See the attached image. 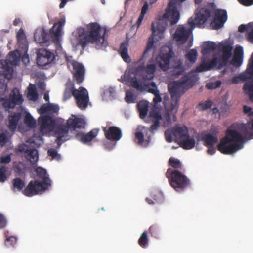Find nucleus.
I'll use <instances>...</instances> for the list:
<instances>
[{
	"label": "nucleus",
	"mask_w": 253,
	"mask_h": 253,
	"mask_svg": "<svg viewBox=\"0 0 253 253\" xmlns=\"http://www.w3.org/2000/svg\"><path fill=\"white\" fill-rule=\"evenodd\" d=\"M180 14L177 9L176 4L173 1L169 3L165 13L156 22L152 24V36L149 38L146 49L143 52V56L152 49L155 42L154 39L157 41L163 37V33L167 26V21L171 25L177 23L179 19Z\"/></svg>",
	"instance_id": "obj_1"
},
{
	"label": "nucleus",
	"mask_w": 253,
	"mask_h": 253,
	"mask_svg": "<svg viewBox=\"0 0 253 253\" xmlns=\"http://www.w3.org/2000/svg\"><path fill=\"white\" fill-rule=\"evenodd\" d=\"M243 112L250 119L251 121L246 124L234 123L226 131L224 138L230 142L240 143L245 141L246 138H253V109L251 107L244 105Z\"/></svg>",
	"instance_id": "obj_2"
},
{
	"label": "nucleus",
	"mask_w": 253,
	"mask_h": 253,
	"mask_svg": "<svg viewBox=\"0 0 253 253\" xmlns=\"http://www.w3.org/2000/svg\"><path fill=\"white\" fill-rule=\"evenodd\" d=\"M197 77L193 73L183 76L180 80L174 81L168 86L169 91L171 97L170 111L176 113L178 108V102L182 95L194 85Z\"/></svg>",
	"instance_id": "obj_3"
},
{
	"label": "nucleus",
	"mask_w": 253,
	"mask_h": 253,
	"mask_svg": "<svg viewBox=\"0 0 253 253\" xmlns=\"http://www.w3.org/2000/svg\"><path fill=\"white\" fill-rule=\"evenodd\" d=\"M87 29L84 36L79 40L82 48H84L89 43L94 44L97 49L107 46L108 42L105 38L107 32L106 28H102L98 23L93 22L87 25Z\"/></svg>",
	"instance_id": "obj_4"
},
{
	"label": "nucleus",
	"mask_w": 253,
	"mask_h": 253,
	"mask_svg": "<svg viewBox=\"0 0 253 253\" xmlns=\"http://www.w3.org/2000/svg\"><path fill=\"white\" fill-rule=\"evenodd\" d=\"M35 171L38 177L41 179L42 181L35 180L29 183L23 191V194L28 197L44 192L51 185V181L45 169L39 167L35 169Z\"/></svg>",
	"instance_id": "obj_5"
},
{
	"label": "nucleus",
	"mask_w": 253,
	"mask_h": 253,
	"mask_svg": "<svg viewBox=\"0 0 253 253\" xmlns=\"http://www.w3.org/2000/svg\"><path fill=\"white\" fill-rule=\"evenodd\" d=\"M232 47L229 44L222 46V55L221 58L215 57L211 61H202L200 65L196 68V71L202 72L209 71L212 68H217L220 69L224 67L227 63L229 58L232 55Z\"/></svg>",
	"instance_id": "obj_6"
},
{
	"label": "nucleus",
	"mask_w": 253,
	"mask_h": 253,
	"mask_svg": "<svg viewBox=\"0 0 253 253\" xmlns=\"http://www.w3.org/2000/svg\"><path fill=\"white\" fill-rule=\"evenodd\" d=\"M85 124V122L83 119L72 115V117L67 120V125H58L54 132L57 138L56 142L58 145L60 146L62 143L67 140L64 138L67 137L69 129L75 130L76 128H83L84 127Z\"/></svg>",
	"instance_id": "obj_7"
},
{
	"label": "nucleus",
	"mask_w": 253,
	"mask_h": 253,
	"mask_svg": "<svg viewBox=\"0 0 253 253\" xmlns=\"http://www.w3.org/2000/svg\"><path fill=\"white\" fill-rule=\"evenodd\" d=\"M170 185L176 191H180L190 185V180L181 172L177 169L169 168L166 173Z\"/></svg>",
	"instance_id": "obj_8"
},
{
	"label": "nucleus",
	"mask_w": 253,
	"mask_h": 253,
	"mask_svg": "<svg viewBox=\"0 0 253 253\" xmlns=\"http://www.w3.org/2000/svg\"><path fill=\"white\" fill-rule=\"evenodd\" d=\"M212 10V3L208 5L197 8L195 11V18H189L187 21V25L191 27V30H193L197 26L201 28L211 17Z\"/></svg>",
	"instance_id": "obj_9"
},
{
	"label": "nucleus",
	"mask_w": 253,
	"mask_h": 253,
	"mask_svg": "<svg viewBox=\"0 0 253 253\" xmlns=\"http://www.w3.org/2000/svg\"><path fill=\"white\" fill-rule=\"evenodd\" d=\"M20 61V55L18 51H11L8 54L6 60L0 61V65L2 69V74L8 79L12 78L13 73V65H17Z\"/></svg>",
	"instance_id": "obj_10"
},
{
	"label": "nucleus",
	"mask_w": 253,
	"mask_h": 253,
	"mask_svg": "<svg viewBox=\"0 0 253 253\" xmlns=\"http://www.w3.org/2000/svg\"><path fill=\"white\" fill-rule=\"evenodd\" d=\"M160 120H152L153 124L151 126L148 130L145 127H143L141 131H136L135 134V142L138 145L147 147L151 139V136L148 135L149 132L154 134L160 126Z\"/></svg>",
	"instance_id": "obj_11"
},
{
	"label": "nucleus",
	"mask_w": 253,
	"mask_h": 253,
	"mask_svg": "<svg viewBox=\"0 0 253 253\" xmlns=\"http://www.w3.org/2000/svg\"><path fill=\"white\" fill-rule=\"evenodd\" d=\"M174 56L172 47H167L162 49L156 59V65L163 71L169 69L170 63Z\"/></svg>",
	"instance_id": "obj_12"
},
{
	"label": "nucleus",
	"mask_w": 253,
	"mask_h": 253,
	"mask_svg": "<svg viewBox=\"0 0 253 253\" xmlns=\"http://www.w3.org/2000/svg\"><path fill=\"white\" fill-rule=\"evenodd\" d=\"M212 20L210 27L213 30H218L222 28L227 20V14L225 10L217 9L212 3L211 16Z\"/></svg>",
	"instance_id": "obj_13"
},
{
	"label": "nucleus",
	"mask_w": 253,
	"mask_h": 253,
	"mask_svg": "<svg viewBox=\"0 0 253 253\" xmlns=\"http://www.w3.org/2000/svg\"><path fill=\"white\" fill-rule=\"evenodd\" d=\"M23 100L22 96L16 88H14L11 92L9 98L0 97V102L6 111L13 108L15 105L22 104Z\"/></svg>",
	"instance_id": "obj_14"
},
{
	"label": "nucleus",
	"mask_w": 253,
	"mask_h": 253,
	"mask_svg": "<svg viewBox=\"0 0 253 253\" xmlns=\"http://www.w3.org/2000/svg\"><path fill=\"white\" fill-rule=\"evenodd\" d=\"M243 148L242 144L232 143L227 138H222L217 146L218 150L224 154H231Z\"/></svg>",
	"instance_id": "obj_15"
},
{
	"label": "nucleus",
	"mask_w": 253,
	"mask_h": 253,
	"mask_svg": "<svg viewBox=\"0 0 253 253\" xmlns=\"http://www.w3.org/2000/svg\"><path fill=\"white\" fill-rule=\"evenodd\" d=\"M74 98L77 106L81 110L86 109L89 101V95L87 90L83 87H80L77 90L75 91Z\"/></svg>",
	"instance_id": "obj_16"
},
{
	"label": "nucleus",
	"mask_w": 253,
	"mask_h": 253,
	"mask_svg": "<svg viewBox=\"0 0 253 253\" xmlns=\"http://www.w3.org/2000/svg\"><path fill=\"white\" fill-rule=\"evenodd\" d=\"M40 130L41 133L53 130L55 126V120L49 115L41 116L38 119Z\"/></svg>",
	"instance_id": "obj_17"
},
{
	"label": "nucleus",
	"mask_w": 253,
	"mask_h": 253,
	"mask_svg": "<svg viewBox=\"0 0 253 253\" xmlns=\"http://www.w3.org/2000/svg\"><path fill=\"white\" fill-rule=\"evenodd\" d=\"M55 59L54 54L45 49L39 50L37 54V63L40 66H45L52 63Z\"/></svg>",
	"instance_id": "obj_18"
},
{
	"label": "nucleus",
	"mask_w": 253,
	"mask_h": 253,
	"mask_svg": "<svg viewBox=\"0 0 253 253\" xmlns=\"http://www.w3.org/2000/svg\"><path fill=\"white\" fill-rule=\"evenodd\" d=\"M253 53L249 61L246 70L241 73L238 76H235L232 78L231 81L233 84H237L240 81H244L248 80H253Z\"/></svg>",
	"instance_id": "obj_19"
},
{
	"label": "nucleus",
	"mask_w": 253,
	"mask_h": 253,
	"mask_svg": "<svg viewBox=\"0 0 253 253\" xmlns=\"http://www.w3.org/2000/svg\"><path fill=\"white\" fill-rule=\"evenodd\" d=\"M65 24V17L62 18L59 21L54 24L50 30L52 41L56 45L60 44V37L62 35V28Z\"/></svg>",
	"instance_id": "obj_20"
},
{
	"label": "nucleus",
	"mask_w": 253,
	"mask_h": 253,
	"mask_svg": "<svg viewBox=\"0 0 253 253\" xmlns=\"http://www.w3.org/2000/svg\"><path fill=\"white\" fill-rule=\"evenodd\" d=\"M102 130L106 138L111 141H119L122 136L121 129L116 126H111L108 128L103 127Z\"/></svg>",
	"instance_id": "obj_21"
},
{
	"label": "nucleus",
	"mask_w": 253,
	"mask_h": 253,
	"mask_svg": "<svg viewBox=\"0 0 253 253\" xmlns=\"http://www.w3.org/2000/svg\"><path fill=\"white\" fill-rule=\"evenodd\" d=\"M189 26V29L187 30L184 26H179L174 34V39L181 44L184 43L193 31V30H191V27Z\"/></svg>",
	"instance_id": "obj_22"
},
{
	"label": "nucleus",
	"mask_w": 253,
	"mask_h": 253,
	"mask_svg": "<svg viewBox=\"0 0 253 253\" xmlns=\"http://www.w3.org/2000/svg\"><path fill=\"white\" fill-rule=\"evenodd\" d=\"M73 75L74 79L78 84L83 82L84 80L85 69L84 66L76 61H72Z\"/></svg>",
	"instance_id": "obj_23"
},
{
	"label": "nucleus",
	"mask_w": 253,
	"mask_h": 253,
	"mask_svg": "<svg viewBox=\"0 0 253 253\" xmlns=\"http://www.w3.org/2000/svg\"><path fill=\"white\" fill-rule=\"evenodd\" d=\"M19 150L25 153L26 158L29 160L32 164H35L38 160V151L34 148L28 149L26 145L20 146Z\"/></svg>",
	"instance_id": "obj_24"
},
{
	"label": "nucleus",
	"mask_w": 253,
	"mask_h": 253,
	"mask_svg": "<svg viewBox=\"0 0 253 253\" xmlns=\"http://www.w3.org/2000/svg\"><path fill=\"white\" fill-rule=\"evenodd\" d=\"M98 131V129H93L87 133H78L76 135V138L84 144H88L97 136Z\"/></svg>",
	"instance_id": "obj_25"
},
{
	"label": "nucleus",
	"mask_w": 253,
	"mask_h": 253,
	"mask_svg": "<svg viewBox=\"0 0 253 253\" xmlns=\"http://www.w3.org/2000/svg\"><path fill=\"white\" fill-rule=\"evenodd\" d=\"M23 111L11 113L8 116V128L11 131H14L17 126L19 120L21 118Z\"/></svg>",
	"instance_id": "obj_26"
},
{
	"label": "nucleus",
	"mask_w": 253,
	"mask_h": 253,
	"mask_svg": "<svg viewBox=\"0 0 253 253\" xmlns=\"http://www.w3.org/2000/svg\"><path fill=\"white\" fill-rule=\"evenodd\" d=\"M218 132L211 133L202 134L201 137V140L204 142L205 146H213L218 141Z\"/></svg>",
	"instance_id": "obj_27"
},
{
	"label": "nucleus",
	"mask_w": 253,
	"mask_h": 253,
	"mask_svg": "<svg viewBox=\"0 0 253 253\" xmlns=\"http://www.w3.org/2000/svg\"><path fill=\"white\" fill-rule=\"evenodd\" d=\"M47 32L43 28L36 29L34 33V39L39 43H45L48 41Z\"/></svg>",
	"instance_id": "obj_28"
},
{
	"label": "nucleus",
	"mask_w": 253,
	"mask_h": 253,
	"mask_svg": "<svg viewBox=\"0 0 253 253\" xmlns=\"http://www.w3.org/2000/svg\"><path fill=\"white\" fill-rule=\"evenodd\" d=\"M174 128V137L178 143L187 136L188 134V129L187 126H175Z\"/></svg>",
	"instance_id": "obj_29"
},
{
	"label": "nucleus",
	"mask_w": 253,
	"mask_h": 253,
	"mask_svg": "<svg viewBox=\"0 0 253 253\" xmlns=\"http://www.w3.org/2000/svg\"><path fill=\"white\" fill-rule=\"evenodd\" d=\"M243 50L242 47L235 49L234 55L231 61V64L235 66H240L243 61Z\"/></svg>",
	"instance_id": "obj_30"
},
{
	"label": "nucleus",
	"mask_w": 253,
	"mask_h": 253,
	"mask_svg": "<svg viewBox=\"0 0 253 253\" xmlns=\"http://www.w3.org/2000/svg\"><path fill=\"white\" fill-rule=\"evenodd\" d=\"M180 147L185 150H189L194 147L195 145V140L194 138L190 137L188 135L184 138L178 142Z\"/></svg>",
	"instance_id": "obj_31"
},
{
	"label": "nucleus",
	"mask_w": 253,
	"mask_h": 253,
	"mask_svg": "<svg viewBox=\"0 0 253 253\" xmlns=\"http://www.w3.org/2000/svg\"><path fill=\"white\" fill-rule=\"evenodd\" d=\"M128 44L127 42H123L119 49V53L123 60L126 62L129 63L131 61L130 57L128 54Z\"/></svg>",
	"instance_id": "obj_32"
},
{
	"label": "nucleus",
	"mask_w": 253,
	"mask_h": 253,
	"mask_svg": "<svg viewBox=\"0 0 253 253\" xmlns=\"http://www.w3.org/2000/svg\"><path fill=\"white\" fill-rule=\"evenodd\" d=\"M216 49V45L213 42L207 41L204 42L202 46V54L205 55L210 54Z\"/></svg>",
	"instance_id": "obj_33"
},
{
	"label": "nucleus",
	"mask_w": 253,
	"mask_h": 253,
	"mask_svg": "<svg viewBox=\"0 0 253 253\" xmlns=\"http://www.w3.org/2000/svg\"><path fill=\"white\" fill-rule=\"evenodd\" d=\"M77 90L75 88L74 84L73 83L70 82L67 84L63 94L64 100L66 101L70 99L72 96L74 97V93L75 94L76 93L75 91Z\"/></svg>",
	"instance_id": "obj_34"
},
{
	"label": "nucleus",
	"mask_w": 253,
	"mask_h": 253,
	"mask_svg": "<svg viewBox=\"0 0 253 253\" xmlns=\"http://www.w3.org/2000/svg\"><path fill=\"white\" fill-rule=\"evenodd\" d=\"M137 108L139 113L140 117L144 119L146 116L148 111V102L145 100L140 101L138 103Z\"/></svg>",
	"instance_id": "obj_35"
},
{
	"label": "nucleus",
	"mask_w": 253,
	"mask_h": 253,
	"mask_svg": "<svg viewBox=\"0 0 253 253\" xmlns=\"http://www.w3.org/2000/svg\"><path fill=\"white\" fill-rule=\"evenodd\" d=\"M148 52L145 54L144 56L143 55L142 56V58L139 60L138 62L141 63L140 65H139L137 66L136 67H131L129 69V72L131 74H135V75H138L142 72H144V69H145V65H144V62L143 61L144 58H146V55L147 54Z\"/></svg>",
	"instance_id": "obj_36"
},
{
	"label": "nucleus",
	"mask_w": 253,
	"mask_h": 253,
	"mask_svg": "<svg viewBox=\"0 0 253 253\" xmlns=\"http://www.w3.org/2000/svg\"><path fill=\"white\" fill-rule=\"evenodd\" d=\"M243 90L251 102H253V80L247 81L243 86Z\"/></svg>",
	"instance_id": "obj_37"
},
{
	"label": "nucleus",
	"mask_w": 253,
	"mask_h": 253,
	"mask_svg": "<svg viewBox=\"0 0 253 253\" xmlns=\"http://www.w3.org/2000/svg\"><path fill=\"white\" fill-rule=\"evenodd\" d=\"M17 42L19 46L21 47H27V43L26 41V38L23 29L20 28L16 36Z\"/></svg>",
	"instance_id": "obj_38"
},
{
	"label": "nucleus",
	"mask_w": 253,
	"mask_h": 253,
	"mask_svg": "<svg viewBox=\"0 0 253 253\" xmlns=\"http://www.w3.org/2000/svg\"><path fill=\"white\" fill-rule=\"evenodd\" d=\"M161 120L163 122V126L167 127L171 124L172 121L175 122L176 121V115L175 114L173 115L172 118H171L170 111H169L162 116Z\"/></svg>",
	"instance_id": "obj_39"
},
{
	"label": "nucleus",
	"mask_w": 253,
	"mask_h": 253,
	"mask_svg": "<svg viewBox=\"0 0 253 253\" xmlns=\"http://www.w3.org/2000/svg\"><path fill=\"white\" fill-rule=\"evenodd\" d=\"M156 71V64L154 63L148 64L145 66L144 72L147 74L146 78L148 80H152L154 78L155 73Z\"/></svg>",
	"instance_id": "obj_40"
},
{
	"label": "nucleus",
	"mask_w": 253,
	"mask_h": 253,
	"mask_svg": "<svg viewBox=\"0 0 253 253\" xmlns=\"http://www.w3.org/2000/svg\"><path fill=\"white\" fill-rule=\"evenodd\" d=\"M149 117L152 119V120H161L162 116L159 108L155 105L153 106L149 112Z\"/></svg>",
	"instance_id": "obj_41"
},
{
	"label": "nucleus",
	"mask_w": 253,
	"mask_h": 253,
	"mask_svg": "<svg viewBox=\"0 0 253 253\" xmlns=\"http://www.w3.org/2000/svg\"><path fill=\"white\" fill-rule=\"evenodd\" d=\"M169 166H170L172 169H181L182 168V164L180 161L177 159L173 157H171L169 160Z\"/></svg>",
	"instance_id": "obj_42"
},
{
	"label": "nucleus",
	"mask_w": 253,
	"mask_h": 253,
	"mask_svg": "<svg viewBox=\"0 0 253 253\" xmlns=\"http://www.w3.org/2000/svg\"><path fill=\"white\" fill-rule=\"evenodd\" d=\"M28 97L29 99L36 101L38 97V94L34 85L30 84L28 88Z\"/></svg>",
	"instance_id": "obj_43"
},
{
	"label": "nucleus",
	"mask_w": 253,
	"mask_h": 253,
	"mask_svg": "<svg viewBox=\"0 0 253 253\" xmlns=\"http://www.w3.org/2000/svg\"><path fill=\"white\" fill-rule=\"evenodd\" d=\"M23 113H25V115L24 118V123L27 125L28 126L30 127H33L35 126L36 125V121L31 116V115L28 112H24Z\"/></svg>",
	"instance_id": "obj_44"
},
{
	"label": "nucleus",
	"mask_w": 253,
	"mask_h": 253,
	"mask_svg": "<svg viewBox=\"0 0 253 253\" xmlns=\"http://www.w3.org/2000/svg\"><path fill=\"white\" fill-rule=\"evenodd\" d=\"M198 53L196 49H191L185 55V58L191 63H194L197 60Z\"/></svg>",
	"instance_id": "obj_45"
},
{
	"label": "nucleus",
	"mask_w": 253,
	"mask_h": 253,
	"mask_svg": "<svg viewBox=\"0 0 253 253\" xmlns=\"http://www.w3.org/2000/svg\"><path fill=\"white\" fill-rule=\"evenodd\" d=\"M152 199L156 202L157 203H161L164 201V196L160 191L154 190L151 193Z\"/></svg>",
	"instance_id": "obj_46"
},
{
	"label": "nucleus",
	"mask_w": 253,
	"mask_h": 253,
	"mask_svg": "<svg viewBox=\"0 0 253 253\" xmlns=\"http://www.w3.org/2000/svg\"><path fill=\"white\" fill-rule=\"evenodd\" d=\"M14 189L20 191L25 187V182L20 178H16L12 181Z\"/></svg>",
	"instance_id": "obj_47"
},
{
	"label": "nucleus",
	"mask_w": 253,
	"mask_h": 253,
	"mask_svg": "<svg viewBox=\"0 0 253 253\" xmlns=\"http://www.w3.org/2000/svg\"><path fill=\"white\" fill-rule=\"evenodd\" d=\"M148 243L147 234L146 232H143L141 234L140 237L138 240L139 245L142 248L146 247Z\"/></svg>",
	"instance_id": "obj_48"
},
{
	"label": "nucleus",
	"mask_w": 253,
	"mask_h": 253,
	"mask_svg": "<svg viewBox=\"0 0 253 253\" xmlns=\"http://www.w3.org/2000/svg\"><path fill=\"white\" fill-rule=\"evenodd\" d=\"M181 69V71L178 73V75H183L185 71V68L183 65V62L181 60H178L176 61L174 64L173 65L172 69Z\"/></svg>",
	"instance_id": "obj_49"
},
{
	"label": "nucleus",
	"mask_w": 253,
	"mask_h": 253,
	"mask_svg": "<svg viewBox=\"0 0 253 253\" xmlns=\"http://www.w3.org/2000/svg\"><path fill=\"white\" fill-rule=\"evenodd\" d=\"M7 168L5 166H2L0 168V182H3L7 180Z\"/></svg>",
	"instance_id": "obj_50"
},
{
	"label": "nucleus",
	"mask_w": 253,
	"mask_h": 253,
	"mask_svg": "<svg viewBox=\"0 0 253 253\" xmlns=\"http://www.w3.org/2000/svg\"><path fill=\"white\" fill-rule=\"evenodd\" d=\"M212 102L210 100H207L204 102H200L199 104L198 107L200 110H205L211 107Z\"/></svg>",
	"instance_id": "obj_51"
},
{
	"label": "nucleus",
	"mask_w": 253,
	"mask_h": 253,
	"mask_svg": "<svg viewBox=\"0 0 253 253\" xmlns=\"http://www.w3.org/2000/svg\"><path fill=\"white\" fill-rule=\"evenodd\" d=\"M174 136V128H172L171 129H168L165 132V137L166 140L169 142L170 143L172 142L173 139L172 137Z\"/></svg>",
	"instance_id": "obj_52"
},
{
	"label": "nucleus",
	"mask_w": 253,
	"mask_h": 253,
	"mask_svg": "<svg viewBox=\"0 0 253 253\" xmlns=\"http://www.w3.org/2000/svg\"><path fill=\"white\" fill-rule=\"evenodd\" d=\"M8 134L9 133L7 131L3 133H0V144L1 146H4L8 142Z\"/></svg>",
	"instance_id": "obj_53"
},
{
	"label": "nucleus",
	"mask_w": 253,
	"mask_h": 253,
	"mask_svg": "<svg viewBox=\"0 0 253 253\" xmlns=\"http://www.w3.org/2000/svg\"><path fill=\"white\" fill-rule=\"evenodd\" d=\"M132 86L137 90L143 91V87L139 84L136 78H132L131 80Z\"/></svg>",
	"instance_id": "obj_54"
},
{
	"label": "nucleus",
	"mask_w": 253,
	"mask_h": 253,
	"mask_svg": "<svg viewBox=\"0 0 253 253\" xmlns=\"http://www.w3.org/2000/svg\"><path fill=\"white\" fill-rule=\"evenodd\" d=\"M221 84L220 81H217L213 83H209L206 84V86L209 89H214L219 87Z\"/></svg>",
	"instance_id": "obj_55"
},
{
	"label": "nucleus",
	"mask_w": 253,
	"mask_h": 253,
	"mask_svg": "<svg viewBox=\"0 0 253 253\" xmlns=\"http://www.w3.org/2000/svg\"><path fill=\"white\" fill-rule=\"evenodd\" d=\"M253 26V23H249L247 24H241L238 27V31L242 33L245 31L251 29Z\"/></svg>",
	"instance_id": "obj_56"
},
{
	"label": "nucleus",
	"mask_w": 253,
	"mask_h": 253,
	"mask_svg": "<svg viewBox=\"0 0 253 253\" xmlns=\"http://www.w3.org/2000/svg\"><path fill=\"white\" fill-rule=\"evenodd\" d=\"M125 101L128 103H134V97L133 93L130 91H126V93Z\"/></svg>",
	"instance_id": "obj_57"
},
{
	"label": "nucleus",
	"mask_w": 253,
	"mask_h": 253,
	"mask_svg": "<svg viewBox=\"0 0 253 253\" xmlns=\"http://www.w3.org/2000/svg\"><path fill=\"white\" fill-rule=\"evenodd\" d=\"M149 231L152 236L156 238L158 237L159 235V229L156 225H152L149 228Z\"/></svg>",
	"instance_id": "obj_58"
},
{
	"label": "nucleus",
	"mask_w": 253,
	"mask_h": 253,
	"mask_svg": "<svg viewBox=\"0 0 253 253\" xmlns=\"http://www.w3.org/2000/svg\"><path fill=\"white\" fill-rule=\"evenodd\" d=\"M47 153L48 156L52 157V159L59 160L60 158V156L57 153L55 149H49L47 151Z\"/></svg>",
	"instance_id": "obj_59"
},
{
	"label": "nucleus",
	"mask_w": 253,
	"mask_h": 253,
	"mask_svg": "<svg viewBox=\"0 0 253 253\" xmlns=\"http://www.w3.org/2000/svg\"><path fill=\"white\" fill-rule=\"evenodd\" d=\"M48 111L51 113H57L59 110V106L53 104H47Z\"/></svg>",
	"instance_id": "obj_60"
},
{
	"label": "nucleus",
	"mask_w": 253,
	"mask_h": 253,
	"mask_svg": "<svg viewBox=\"0 0 253 253\" xmlns=\"http://www.w3.org/2000/svg\"><path fill=\"white\" fill-rule=\"evenodd\" d=\"M11 161V155H7L6 156H2L0 158V163L1 164H7Z\"/></svg>",
	"instance_id": "obj_61"
},
{
	"label": "nucleus",
	"mask_w": 253,
	"mask_h": 253,
	"mask_svg": "<svg viewBox=\"0 0 253 253\" xmlns=\"http://www.w3.org/2000/svg\"><path fill=\"white\" fill-rule=\"evenodd\" d=\"M7 225V220L2 214H0V229L4 228Z\"/></svg>",
	"instance_id": "obj_62"
},
{
	"label": "nucleus",
	"mask_w": 253,
	"mask_h": 253,
	"mask_svg": "<svg viewBox=\"0 0 253 253\" xmlns=\"http://www.w3.org/2000/svg\"><path fill=\"white\" fill-rule=\"evenodd\" d=\"M238 2L245 6H249L253 4V0H238Z\"/></svg>",
	"instance_id": "obj_63"
},
{
	"label": "nucleus",
	"mask_w": 253,
	"mask_h": 253,
	"mask_svg": "<svg viewBox=\"0 0 253 253\" xmlns=\"http://www.w3.org/2000/svg\"><path fill=\"white\" fill-rule=\"evenodd\" d=\"M151 85L152 86L155 87V88H149L148 89V92L152 93L154 95L155 94H157L159 93V91L157 89V87H156L155 83L152 82L151 83Z\"/></svg>",
	"instance_id": "obj_64"
}]
</instances>
